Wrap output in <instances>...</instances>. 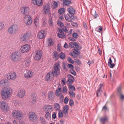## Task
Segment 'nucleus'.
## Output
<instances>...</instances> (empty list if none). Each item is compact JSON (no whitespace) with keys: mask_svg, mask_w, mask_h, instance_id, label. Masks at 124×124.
Listing matches in <instances>:
<instances>
[{"mask_svg":"<svg viewBox=\"0 0 124 124\" xmlns=\"http://www.w3.org/2000/svg\"><path fill=\"white\" fill-rule=\"evenodd\" d=\"M55 76V74L52 71L49 72L46 75L45 80L47 81H49L52 80L54 76Z\"/></svg>","mask_w":124,"mask_h":124,"instance_id":"7","label":"nucleus"},{"mask_svg":"<svg viewBox=\"0 0 124 124\" xmlns=\"http://www.w3.org/2000/svg\"><path fill=\"white\" fill-rule=\"evenodd\" d=\"M7 77L8 80H13L16 78L17 76L15 72H11L8 73Z\"/></svg>","mask_w":124,"mask_h":124,"instance_id":"10","label":"nucleus"},{"mask_svg":"<svg viewBox=\"0 0 124 124\" xmlns=\"http://www.w3.org/2000/svg\"><path fill=\"white\" fill-rule=\"evenodd\" d=\"M21 53L18 51H16L12 53L10 55V59L12 62H18L21 59Z\"/></svg>","mask_w":124,"mask_h":124,"instance_id":"2","label":"nucleus"},{"mask_svg":"<svg viewBox=\"0 0 124 124\" xmlns=\"http://www.w3.org/2000/svg\"><path fill=\"white\" fill-rule=\"evenodd\" d=\"M74 104V102L72 100L70 99L69 101V104L71 106H72Z\"/></svg>","mask_w":124,"mask_h":124,"instance_id":"54","label":"nucleus"},{"mask_svg":"<svg viewBox=\"0 0 124 124\" xmlns=\"http://www.w3.org/2000/svg\"><path fill=\"white\" fill-rule=\"evenodd\" d=\"M67 10L69 12L68 15L69 17L71 18L73 17L74 14L75 12L74 9L73 8H69Z\"/></svg>","mask_w":124,"mask_h":124,"instance_id":"17","label":"nucleus"},{"mask_svg":"<svg viewBox=\"0 0 124 124\" xmlns=\"http://www.w3.org/2000/svg\"><path fill=\"white\" fill-rule=\"evenodd\" d=\"M79 53L78 50H75L72 52L70 53V55L74 57H77L78 55V53Z\"/></svg>","mask_w":124,"mask_h":124,"instance_id":"29","label":"nucleus"},{"mask_svg":"<svg viewBox=\"0 0 124 124\" xmlns=\"http://www.w3.org/2000/svg\"><path fill=\"white\" fill-rule=\"evenodd\" d=\"M69 93L70 96L72 97H74L75 96V93L73 91H69Z\"/></svg>","mask_w":124,"mask_h":124,"instance_id":"46","label":"nucleus"},{"mask_svg":"<svg viewBox=\"0 0 124 124\" xmlns=\"http://www.w3.org/2000/svg\"><path fill=\"white\" fill-rule=\"evenodd\" d=\"M39 19L37 18H36L34 20V23L35 25L37 26L39 25Z\"/></svg>","mask_w":124,"mask_h":124,"instance_id":"44","label":"nucleus"},{"mask_svg":"<svg viewBox=\"0 0 124 124\" xmlns=\"http://www.w3.org/2000/svg\"><path fill=\"white\" fill-rule=\"evenodd\" d=\"M63 30L65 32L67 33L68 32V31L66 26L63 29Z\"/></svg>","mask_w":124,"mask_h":124,"instance_id":"64","label":"nucleus"},{"mask_svg":"<svg viewBox=\"0 0 124 124\" xmlns=\"http://www.w3.org/2000/svg\"><path fill=\"white\" fill-rule=\"evenodd\" d=\"M57 36L59 38H64L66 37L65 35L63 33H62V34L58 33L57 34Z\"/></svg>","mask_w":124,"mask_h":124,"instance_id":"41","label":"nucleus"},{"mask_svg":"<svg viewBox=\"0 0 124 124\" xmlns=\"http://www.w3.org/2000/svg\"><path fill=\"white\" fill-rule=\"evenodd\" d=\"M30 46L28 44L24 45L21 46L20 50L21 53H24L28 52L30 49Z\"/></svg>","mask_w":124,"mask_h":124,"instance_id":"8","label":"nucleus"},{"mask_svg":"<svg viewBox=\"0 0 124 124\" xmlns=\"http://www.w3.org/2000/svg\"><path fill=\"white\" fill-rule=\"evenodd\" d=\"M32 99L30 100V102L32 104H34L36 102V101L37 99V95L35 93H33L31 95Z\"/></svg>","mask_w":124,"mask_h":124,"instance_id":"22","label":"nucleus"},{"mask_svg":"<svg viewBox=\"0 0 124 124\" xmlns=\"http://www.w3.org/2000/svg\"><path fill=\"white\" fill-rule=\"evenodd\" d=\"M17 96L19 97L23 98L25 95V91L23 89H21L18 91L17 93Z\"/></svg>","mask_w":124,"mask_h":124,"instance_id":"23","label":"nucleus"},{"mask_svg":"<svg viewBox=\"0 0 124 124\" xmlns=\"http://www.w3.org/2000/svg\"><path fill=\"white\" fill-rule=\"evenodd\" d=\"M61 69V67L59 62H57L54 65L52 72L55 74L56 77L59 74Z\"/></svg>","mask_w":124,"mask_h":124,"instance_id":"3","label":"nucleus"},{"mask_svg":"<svg viewBox=\"0 0 124 124\" xmlns=\"http://www.w3.org/2000/svg\"><path fill=\"white\" fill-rule=\"evenodd\" d=\"M35 55L34 56V59L36 60H40L42 56L41 51L38 50L35 52Z\"/></svg>","mask_w":124,"mask_h":124,"instance_id":"13","label":"nucleus"},{"mask_svg":"<svg viewBox=\"0 0 124 124\" xmlns=\"http://www.w3.org/2000/svg\"><path fill=\"white\" fill-rule=\"evenodd\" d=\"M75 44L74 46V49L75 50V49L77 50H79L80 49V47L78 44L76 43H75Z\"/></svg>","mask_w":124,"mask_h":124,"instance_id":"49","label":"nucleus"},{"mask_svg":"<svg viewBox=\"0 0 124 124\" xmlns=\"http://www.w3.org/2000/svg\"><path fill=\"white\" fill-rule=\"evenodd\" d=\"M68 66L69 68L71 69H73V66L71 64H69L68 65Z\"/></svg>","mask_w":124,"mask_h":124,"instance_id":"60","label":"nucleus"},{"mask_svg":"<svg viewBox=\"0 0 124 124\" xmlns=\"http://www.w3.org/2000/svg\"><path fill=\"white\" fill-rule=\"evenodd\" d=\"M108 109L107 107L105 105L103 107L102 110L103 111H106Z\"/></svg>","mask_w":124,"mask_h":124,"instance_id":"61","label":"nucleus"},{"mask_svg":"<svg viewBox=\"0 0 124 124\" xmlns=\"http://www.w3.org/2000/svg\"><path fill=\"white\" fill-rule=\"evenodd\" d=\"M60 57L62 59H64L65 57V54L63 53H61L60 54Z\"/></svg>","mask_w":124,"mask_h":124,"instance_id":"50","label":"nucleus"},{"mask_svg":"<svg viewBox=\"0 0 124 124\" xmlns=\"http://www.w3.org/2000/svg\"><path fill=\"white\" fill-rule=\"evenodd\" d=\"M58 6V4L55 1H54L53 5H52V7L54 8H57Z\"/></svg>","mask_w":124,"mask_h":124,"instance_id":"47","label":"nucleus"},{"mask_svg":"<svg viewBox=\"0 0 124 124\" xmlns=\"http://www.w3.org/2000/svg\"><path fill=\"white\" fill-rule=\"evenodd\" d=\"M53 58L54 60L56 61L58 59L59 57V56L57 53L56 51H54L53 53Z\"/></svg>","mask_w":124,"mask_h":124,"instance_id":"30","label":"nucleus"},{"mask_svg":"<svg viewBox=\"0 0 124 124\" xmlns=\"http://www.w3.org/2000/svg\"><path fill=\"white\" fill-rule=\"evenodd\" d=\"M33 75V73L31 70H28L26 71L25 73L24 74V77L26 78L29 79L32 77Z\"/></svg>","mask_w":124,"mask_h":124,"instance_id":"15","label":"nucleus"},{"mask_svg":"<svg viewBox=\"0 0 124 124\" xmlns=\"http://www.w3.org/2000/svg\"><path fill=\"white\" fill-rule=\"evenodd\" d=\"M32 2L34 5L38 6H41L43 5L42 0H32Z\"/></svg>","mask_w":124,"mask_h":124,"instance_id":"20","label":"nucleus"},{"mask_svg":"<svg viewBox=\"0 0 124 124\" xmlns=\"http://www.w3.org/2000/svg\"><path fill=\"white\" fill-rule=\"evenodd\" d=\"M12 114V116L14 118L17 119H20L23 117L22 112L18 110H15L13 111Z\"/></svg>","mask_w":124,"mask_h":124,"instance_id":"4","label":"nucleus"},{"mask_svg":"<svg viewBox=\"0 0 124 124\" xmlns=\"http://www.w3.org/2000/svg\"><path fill=\"white\" fill-rule=\"evenodd\" d=\"M73 37L77 39L78 37V35L76 32L73 33L72 34Z\"/></svg>","mask_w":124,"mask_h":124,"instance_id":"51","label":"nucleus"},{"mask_svg":"<svg viewBox=\"0 0 124 124\" xmlns=\"http://www.w3.org/2000/svg\"><path fill=\"white\" fill-rule=\"evenodd\" d=\"M122 87L120 86L117 88V92L118 94H120V99L123 100L124 99V95L122 93L121 90Z\"/></svg>","mask_w":124,"mask_h":124,"instance_id":"21","label":"nucleus"},{"mask_svg":"<svg viewBox=\"0 0 124 124\" xmlns=\"http://www.w3.org/2000/svg\"><path fill=\"white\" fill-rule=\"evenodd\" d=\"M50 8L49 6L47 4L43 6V11L44 14H46L50 12Z\"/></svg>","mask_w":124,"mask_h":124,"instance_id":"24","label":"nucleus"},{"mask_svg":"<svg viewBox=\"0 0 124 124\" xmlns=\"http://www.w3.org/2000/svg\"><path fill=\"white\" fill-rule=\"evenodd\" d=\"M7 82V80L2 79L0 81V86L3 87L6 85V84Z\"/></svg>","mask_w":124,"mask_h":124,"instance_id":"31","label":"nucleus"},{"mask_svg":"<svg viewBox=\"0 0 124 124\" xmlns=\"http://www.w3.org/2000/svg\"><path fill=\"white\" fill-rule=\"evenodd\" d=\"M69 109V106L68 105H65L63 108V113L65 114L66 115H67L66 117L67 116L68 114V112Z\"/></svg>","mask_w":124,"mask_h":124,"instance_id":"26","label":"nucleus"},{"mask_svg":"<svg viewBox=\"0 0 124 124\" xmlns=\"http://www.w3.org/2000/svg\"><path fill=\"white\" fill-rule=\"evenodd\" d=\"M64 17L65 20L67 21L68 22H72V20L67 16L65 15Z\"/></svg>","mask_w":124,"mask_h":124,"instance_id":"48","label":"nucleus"},{"mask_svg":"<svg viewBox=\"0 0 124 124\" xmlns=\"http://www.w3.org/2000/svg\"><path fill=\"white\" fill-rule=\"evenodd\" d=\"M54 108L56 110H59L60 105L58 103H55L54 105Z\"/></svg>","mask_w":124,"mask_h":124,"instance_id":"39","label":"nucleus"},{"mask_svg":"<svg viewBox=\"0 0 124 124\" xmlns=\"http://www.w3.org/2000/svg\"><path fill=\"white\" fill-rule=\"evenodd\" d=\"M4 26L3 23L2 22H0V31L3 28Z\"/></svg>","mask_w":124,"mask_h":124,"instance_id":"58","label":"nucleus"},{"mask_svg":"<svg viewBox=\"0 0 124 124\" xmlns=\"http://www.w3.org/2000/svg\"><path fill=\"white\" fill-rule=\"evenodd\" d=\"M68 79L67 81V83L68 85H72L74 81V77L73 76L71 75H68Z\"/></svg>","mask_w":124,"mask_h":124,"instance_id":"25","label":"nucleus"},{"mask_svg":"<svg viewBox=\"0 0 124 124\" xmlns=\"http://www.w3.org/2000/svg\"><path fill=\"white\" fill-rule=\"evenodd\" d=\"M31 62V60L30 59H26L24 61L25 66L26 67L30 65Z\"/></svg>","mask_w":124,"mask_h":124,"instance_id":"33","label":"nucleus"},{"mask_svg":"<svg viewBox=\"0 0 124 124\" xmlns=\"http://www.w3.org/2000/svg\"><path fill=\"white\" fill-rule=\"evenodd\" d=\"M75 42H74L73 43V42H70L69 43V46L71 47L72 48H74V46L75 45Z\"/></svg>","mask_w":124,"mask_h":124,"instance_id":"52","label":"nucleus"},{"mask_svg":"<svg viewBox=\"0 0 124 124\" xmlns=\"http://www.w3.org/2000/svg\"><path fill=\"white\" fill-rule=\"evenodd\" d=\"M58 115V117L60 118H61L63 117V113L62 110H59Z\"/></svg>","mask_w":124,"mask_h":124,"instance_id":"38","label":"nucleus"},{"mask_svg":"<svg viewBox=\"0 0 124 124\" xmlns=\"http://www.w3.org/2000/svg\"><path fill=\"white\" fill-rule=\"evenodd\" d=\"M45 31L44 30H41L39 31L38 35V37L40 39H42L44 38Z\"/></svg>","mask_w":124,"mask_h":124,"instance_id":"27","label":"nucleus"},{"mask_svg":"<svg viewBox=\"0 0 124 124\" xmlns=\"http://www.w3.org/2000/svg\"><path fill=\"white\" fill-rule=\"evenodd\" d=\"M69 99L68 98L66 97L64 99V102L65 104H67L68 103V102L69 101Z\"/></svg>","mask_w":124,"mask_h":124,"instance_id":"56","label":"nucleus"},{"mask_svg":"<svg viewBox=\"0 0 124 124\" xmlns=\"http://www.w3.org/2000/svg\"><path fill=\"white\" fill-rule=\"evenodd\" d=\"M47 44L48 46L53 45L54 44V41L51 38H49L47 40Z\"/></svg>","mask_w":124,"mask_h":124,"instance_id":"32","label":"nucleus"},{"mask_svg":"<svg viewBox=\"0 0 124 124\" xmlns=\"http://www.w3.org/2000/svg\"><path fill=\"white\" fill-rule=\"evenodd\" d=\"M67 60L68 62L71 63H72L73 64L74 63L73 61L70 57L68 58L67 59Z\"/></svg>","mask_w":124,"mask_h":124,"instance_id":"53","label":"nucleus"},{"mask_svg":"<svg viewBox=\"0 0 124 124\" xmlns=\"http://www.w3.org/2000/svg\"><path fill=\"white\" fill-rule=\"evenodd\" d=\"M29 117L30 119L32 122H35L37 120V116L34 112H30L29 114Z\"/></svg>","mask_w":124,"mask_h":124,"instance_id":"9","label":"nucleus"},{"mask_svg":"<svg viewBox=\"0 0 124 124\" xmlns=\"http://www.w3.org/2000/svg\"><path fill=\"white\" fill-rule=\"evenodd\" d=\"M70 72L74 75H76V72L75 71L73 70V69H71L70 70Z\"/></svg>","mask_w":124,"mask_h":124,"instance_id":"59","label":"nucleus"},{"mask_svg":"<svg viewBox=\"0 0 124 124\" xmlns=\"http://www.w3.org/2000/svg\"><path fill=\"white\" fill-rule=\"evenodd\" d=\"M61 88L59 87L56 90L55 94L56 96L57 97H60V100L61 101H62L64 99V97L61 93Z\"/></svg>","mask_w":124,"mask_h":124,"instance_id":"12","label":"nucleus"},{"mask_svg":"<svg viewBox=\"0 0 124 124\" xmlns=\"http://www.w3.org/2000/svg\"><path fill=\"white\" fill-rule=\"evenodd\" d=\"M63 1V4L66 5L68 6L71 3L70 0H62Z\"/></svg>","mask_w":124,"mask_h":124,"instance_id":"35","label":"nucleus"},{"mask_svg":"<svg viewBox=\"0 0 124 124\" xmlns=\"http://www.w3.org/2000/svg\"><path fill=\"white\" fill-rule=\"evenodd\" d=\"M0 107L3 111H7L9 110V107L8 104L4 101L0 102Z\"/></svg>","mask_w":124,"mask_h":124,"instance_id":"6","label":"nucleus"},{"mask_svg":"<svg viewBox=\"0 0 124 124\" xmlns=\"http://www.w3.org/2000/svg\"><path fill=\"white\" fill-rule=\"evenodd\" d=\"M104 85L103 84H101L98 86V90H102V88L103 86Z\"/></svg>","mask_w":124,"mask_h":124,"instance_id":"55","label":"nucleus"},{"mask_svg":"<svg viewBox=\"0 0 124 124\" xmlns=\"http://www.w3.org/2000/svg\"><path fill=\"white\" fill-rule=\"evenodd\" d=\"M18 29V26L16 24H13L8 29V31L10 34H14L17 31Z\"/></svg>","mask_w":124,"mask_h":124,"instance_id":"5","label":"nucleus"},{"mask_svg":"<svg viewBox=\"0 0 124 124\" xmlns=\"http://www.w3.org/2000/svg\"><path fill=\"white\" fill-rule=\"evenodd\" d=\"M24 23L27 25H31L32 23V19L30 16L27 15L25 16L24 18Z\"/></svg>","mask_w":124,"mask_h":124,"instance_id":"11","label":"nucleus"},{"mask_svg":"<svg viewBox=\"0 0 124 124\" xmlns=\"http://www.w3.org/2000/svg\"><path fill=\"white\" fill-rule=\"evenodd\" d=\"M46 113L45 114V117L48 120H49L50 119L51 115L50 112H46Z\"/></svg>","mask_w":124,"mask_h":124,"instance_id":"37","label":"nucleus"},{"mask_svg":"<svg viewBox=\"0 0 124 124\" xmlns=\"http://www.w3.org/2000/svg\"><path fill=\"white\" fill-rule=\"evenodd\" d=\"M68 88L70 91H75V89L74 86L72 85H69Z\"/></svg>","mask_w":124,"mask_h":124,"instance_id":"36","label":"nucleus"},{"mask_svg":"<svg viewBox=\"0 0 124 124\" xmlns=\"http://www.w3.org/2000/svg\"><path fill=\"white\" fill-rule=\"evenodd\" d=\"M112 61L111 60V58L110 57L109 58V62H108V66L111 68H113L114 67L115 65L113 64Z\"/></svg>","mask_w":124,"mask_h":124,"instance_id":"34","label":"nucleus"},{"mask_svg":"<svg viewBox=\"0 0 124 124\" xmlns=\"http://www.w3.org/2000/svg\"><path fill=\"white\" fill-rule=\"evenodd\" d=\"M52 117L54 119L56 117V114L55 113H54L52 114Z\"/></svg>","mask_w":124,"mask_h":124,"instance_id":"63","label":"nucleus"},{"mask_svg":"<svg viewBox=\"0 0 124 124\" xmlns=\"http://www.w3.org/2000/svg\"><path fill=\"white\" fill-rule=\"evenodd\" d=\"M75 61L78 65H80L81 63V62L80 60L77 58H76L75 59Z\"/></svg>","mask_w":124,"mask_h":124,"instance_id":"57","label":"nucleus"},{"mask_svg":"<svg viewBox=\"0 0 124 124\" xmlns=\"http://www.w3.org/2000/svg\"><path fill=\"white\" fill-rule=\"evenodd\" d=\"M108 120V118L107 116H105L102 117L100 119L101 124H105V123Z\"/></svg>","mask_w":124,"mask_h":124,"instance_id":"28","label":"nucleus"},{"mask_svg":"<svg viewBox=\"0 0 124 124\" xmlns=\"http://www.w3.org/2000/svg\"><path fill=\"white\" fill-rule=\"evenodd\" d=\"M58 12L60 14H62L64 12V9L63 8H61L59 10Z\"/></svg>","mask_w":124,"mask_h":124,"instance_id":"42","label":"nucleus"},{"mask_svg":"<svg viewBox=\"0 0 124 124\" xmlns=\"http://www.w3.org/2000/svg\"><path fill=\"white\" fill-rule=\"evenodd\" d=\"M20 10L21 13L25 15H28L29 12V8L28 7H22Z\"/></svg>","mask_w":124,"mask_h":124,"instance_id":"14","label":"nucleus"},{"mask_svg":"<svg viewBox=\"0 0 124 124\" xmlns=\"http://www.w3.org/2000/svg\"><path fill=\"white\" fill-rule=\"evenodd\" d=\"M58 25L61 27H62L64 25L63 23L60 21L58 20L57 22Z\"/></svg>","mask_w":124,"mask_h":124,"instance_id":"45","label":"nucleus"},{"mask_svg":"<svg viewBox=\"0 0 124 124\" xmlns=\"http://www.w3.org/2000/svg\"><path fill=\"white\" fill-rule=\"evenodd\" d=\"M32 37L30 33L29 32L25 33L23 36V41H26L29 40Z\"/></svg>","mask_w":124,"mask_h":124,"instance_id":"16","label":"nucleus"},{"mask_svg":"<svg viewBox=\"0 0 124 124\" xmlns=\"http://www.w3.org/2000/svg\"><path fill=\"white\" fill-rule=\"evenodd\" d=\"M12 91V89L8 86L4 88L0 92L1 96L2 99L6 100L8 98L10 97Z\"/></svg>","mask_w":124,"mask_h":124,"instance_id":"1","label":"nucleus"},{"mask_svg":"<svg viewBox=\"0 0 124 124\" xmlns=\"http://www.w3.org/2000/svg\"><path fill=\"white\" fill-rule=\"evenodd\" d=\"M93 15L95 18H96L97 17L98 15L96 14V11H94V14H93Z\"/></svg>","mask_w":124,"mask_h":124,"instance_id":"62","label":"nucleus"},{"mask_svg":"<svg viewBox=\"0 0 124 124\" xmlns=\"http://www.w3.org/2000/svg\"><path fill=\"white\" fill-rule=\"evenodd\" d=\"M47 96L49 100L50 101L54 100L55 97L54 93L52 91H50L48 92Z\"/></svg>","mask_w":124,"mask_h":124,"instance_id":"19","label":"nucleus"},{"mask_svg":"<svg viewBox=\"0 0 124 124\" xmlns=\"http://www.w3.org/2000/svg\"><path fill=\"white\" fill-rule=\"evenodd\" d=\"M43 109L45 112H51L53 111V108L51 105H46L43 108Z\"/></svg>","mask_w":124,"mask_h":124,"instance_id":"18","label":"nucleus"},{"mask_svg":"<svg viewBox=\"0 0 124 124\" xmlns=\"http://www.w3.org/2000/svg\"><path fill=\"white\" fill-rule=\"evenodd\" d=\"M102 90H97V96L98 97L101 96L102 93Z\"/></svg>","mask_w":124,"mask_h":124,"instance_id":"43","label":"nucleus"},{"mask_svg":"<svg viewBox=\"0 0 124 124\" xmlns=\"http://www.w3.org/2000/svg\"><path fill=\"white\" fill-rule=\"evenodd\" d=\"M67 87L66 86L63 87L62 92L65 94H67Z\"/></svg>","mask_w":124,"mask_h":124,"instance_id":"40","label":"nucleus"}]
</instances>
